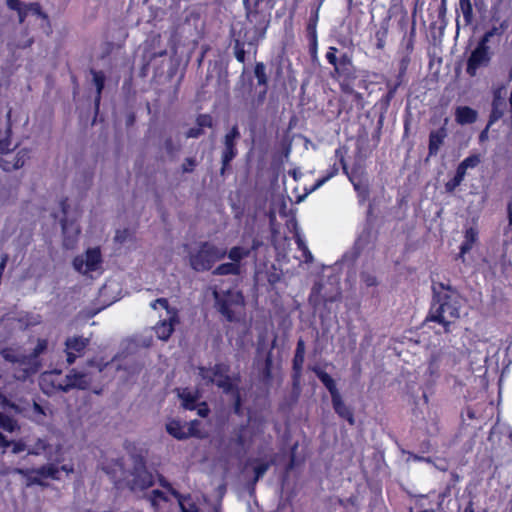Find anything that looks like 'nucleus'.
<instances>
[{
  "mask_svg": "<svg viewBox=\"0 0 512 512\" xmlns=\"http://www.w3.org/2000/svg\"><path fill=\"white\" fill-rule=\"evenodd\" d=\"M433 292L435 303L432 305L429 320L438 322L448 331L449 325L460 317L462 298L443 283H434Z\"/></svg>",
  "mask_w": 512,
  "mask_h": 512,
  "instance_id": "1",
  "label": "nucleus"
},
{
  "mask_svg": "<svg viewBox=\"0 0 512 512\" xmlns=\"http://www.w3.org/2000/svg\"><path fill=\"white\" fill-rule=\"evenodd\" d=\"M214 308L229 323L240 321L242 311L245 307L243 293L237 289L217 290L212 292Z\"/></svg>",
  "mask_w": 512,
  "mask_h": 512,
  "instance_id": "2",
  "label": "nucleus"
},
{
  "mask_svg": "<svg viewBox=\"0 0 512 512\" xmlns=\"http://www.w3.org/2000/svg\"><path fill=\"white\" fill-rule=\"evenodd\" d=\"M73 470L72 466L62 465L61 467H58L56 464L48 463L37 468H15L13 472L25 479L26 487L37 485L47 488L49 483L44 479L50 478L53 480H60V471L72 473Z\"/></svg>",
  "mask_w": 512,
  "mask_h": 512,
  "instance_id": "3",
  "label": "nucleus"
},
{
  "mask_svg": "<svg viewBox=\"0 0 512 512\" xmlns=\"http://www.w3.org/2000/svg\"><path fill=\"white\" fill-rule=\"evenodd\" d=\"M227 250L209 241L201 242L196 251L190 253L189 264L196 272H205L213 268L216 262L225 258Z\"/></svg>",
  "mask_w": 512,
  "mask_h": 512,
  "instance_id": "4",
  "label": "nucleus"
},
{
  "mask_svg": "<svg viewBox=\"0 0 512 512\" xmlns=\"http://www.w3.org/2000/svg\"><path fill=\"white\" fill-rule=\"evenodd\" d=\"M266 32L267 30L243 23L233 40L234 56L239 63H245L246 61L245 46L253 47L256 53L260 41L266 36Z\"/></svg>",
  "mask_w": 512,
  "mask_h": 512,
  "instance_id": "5",
  "label": "nucleus"
},
{
  "mask_svg": "<svg viewBox=\"0 0 512 512\" xmlns=\"http://www.w3.org/2000/svg\"><path fill=\"white\" fill-rule=\"evenodd\" d=\"M277 0H243L246 24L267 30Z\"/></svg>",
  "mask_w": 512,
  "mask_h": 512,
  "instance_id": "6",
  "label": "nucleus"
},
{
  "mask_svg": "<svg viewBox=\"0 0 512 512\" xmlns=\"http://www.w3.org/2000/svg\"><path fill=\"white\" fill-rule=\"evenodd\" d=\"M338 49L329 47L325 57L334 67L333 77L339 82L344 93H352V60L346 53L337 56Z\"/></svg>",
  "mask_w": 512,
  "mask_h": 512,
  "instance_id": "7",
  "label": "nucleus"
},
{
  "mask_svg": "<svg viewBox=\"0 0 512 512\" xmlns=\"http://www.w3.org/2000/svg\"><path fill=\"white\" fill-rule=\"evenodd\" d=\"M230 366L226 363H216L212 368L200 367L199 375L207 384H215L225 394L238 389V384L229 376Z\"/></svg>",
  "mask_w": 512,
  "mask_h": 512,
  "instance_id": "8",
  "label": "nucleus"
},
{
  "mask_svg": "<svg viewBox=\"0 0 512 512\" xmlns=\"http://www.w3.org/2000/svg\"><path fill=\"white\" fill-rule=\"evenodd\" d=\"M310 369L329 391L334 411L349 424H352V411L344 404L335 380L319 366H312Z\"/></svg>",
  "mask_w": 512,
  "mask_h": 512,
  "instance_id": "9",
  "label": "nucleus"
},
{
  "mask_svg": "<svg viewBox=\"0 0 512 512\" xmlns=\"http://www.w3.org/2000/svg\"><path fill=\"white\" fill-rule=\"evenodd\" d=\"M241 134L238 125H233L224 135L222 140L221 152V168L220 175L224 176L231 169V162L238 155L237 142L240 140Z\"/></svg>",
  "mask_w": 512,
  "mask_h": 512,
  "instance_id": "10",
  "label": "nucleus"
},
{
  "mask_svg": "<svg viewBox=\"0 0 512 512\" xmlns=\"http://www.w3.org/2000/svg\"><path fill=\"white\" fill-rule=\"evenodd\" d=\"M47 349L48 340L39 338L31 353L23 355V368L21 369V374L17 375L16 378L18 380L25 381L32 375L38 373L42 367V362L39 357L41 354L45 353Z\"/></svg>",
  "mask_w": 512,
  "mask_h": 512,
  "instance_id": "11",
  "label": "nucleus"
},
{
  "mask_svg": "<svg viewBox=\"0 0 512 512\" xmlns=\"http://www.w3.org/2000/svg\"><path fill=\"white\" fill-rule=\"evenodd\" d=\"M348 153V148L346 146H340L335 150L333 163L329 166V168L325 171V174L321 176L316 182L313 184L309 193L315 191L319 187H321L324 183L330 180L332 177L338 174L339 170L342 169L345 175L348 177L349 181L352 182V172L349 171L347 163L345 161V156Z\"/></svg>",
  "mask_w": 512,
  "mask_h": 512,
  "instance_id": "12",
  "label": "nucleus"
},
{
  "mask_svg": "<svg viewBox=\"0 0 512 512\" xmlns=\"http://www.w3.org/2000/svg\"><path fill=\"white\" fill-rule=\"evenodd\" d=\"M132 479L127 482L130 491H144L154 485V476L147 469L146 463L142 458H139L130 472Z\"/></svg>",
  "mask_w": 512,
  "mask_h": 512,
  "instance_id": "13",
  "label": "nucleus"
},
{
  "mask_svg": "<svg viewBox=\"0 0 512 512\" xmlns=\"http://www.w3.org/2000/svg\"><path fill=\"white\" fill-rule=\"evenodd\" d=\"M103 262L101 250L99 247L88 248L85 257L76 256L73 259V267L79 273H89L97 271Z\"/></svg>",
  "mask_w": 512,
  "mask_h": 512,
  "instance_id": "14",
  "label": "nucleus"
},
{
  "mask_svg": "<svg viewBox=\"0 0 512 512\" xmlns=\"http://www.w3.org/2000/svg\"><path fill=\"white\" fill-rule=\"evenodd\" d=\"M305 360V343L302 338L298 339L294 357L292 359V387L299 390L301 386L303 365Z\"/></svg>",
  "mask_w": 512,
  "mask_h": 512,
  "instance_id": "15",
  "label": "nucleus"
},
{
  "mask_svg": "<svg viewBox=\"0 0 512 512\" xmlns=\"http://www.w3.org/2000/svg\"><path fill=\"white\" fill-rule=\"evenodd\" d=\"M88 344L89 339L82 336L67 338L65 341V351L68 364H73L78 357L82 356Z\"/></svg>",
  "mask_w": 512,
  "mask_h": 512,
  "instance_id": "16",
  "label": "nucleus"
},
{
  "mask_svg": "<svg viewBox=\"0 0 512 512\" xmlns=\"http://www.w3.org/2000/svg\"><path fill=\"white\" fill-rule=\"evenodd\" d=\"M490 59H491V55H490L489 49H482V48L476 47L472 51V53L468 59L467 69H466L467 73L470 76H475L477 73V70L480 67L488 65V63L490 62Z\"/></svg>",
  "mask_w": 512,
  "mask_h": 512,
  "instance_id": "17",
  "label": "nucleus"
},
{
  "mask_svg": "<svg viewBox=\"0 0 512 512\" xmlns=\"http://www.w3.org/2000/svg\"><path fill=\"white\" fill-rule=\"evenodd\" d=\"M254 75L257 79V85L262 87L256 97L258 105L263 104L268 92V76L266 74V66L263 62H256L254 66Z\"/></svg>",
  "mask_w": 512,
  "mask_h": 512,
  "instance_id": "18",
  "label": "nucleus"
},
{
  "mask_svg": "<svg viewBox=\"0 0 512 512\" xmlns=\"http://www.w3.org/2000/svg\"><path fill=\"white\" fill-rule=\"evenodd\" d=\"M262 243L263 242L261 239L254 237L252 239V245L250 248L234 246L229 250V252H227L226 255L232 263L240 264L241 260L249 257L253 251H256L262 245Z\"/></svg>",
  "mask_w": 512,
  "mask_h": 512,
  "instance_id": "19",
  "label": "nucleus"
},
{
  "mask_svg": "<svg viewBox=\"0 0 512 512\" xmlns=\"http://www.w3.org/2000/svg\"><path fill=\"white\" fill-rule=\"evenodd\" d=\"M89 386V381L87 380V375L84 373L74 372L66 375L64 384L59 385V389L67 392L70 389L78 388V389H87Z\"/></svg>",
  "mask_w": 512,
  "mask_h": 512,
  "instance_id": "20",
  "label": "nucleus"
},
{
  "mask_svg": "<svg viewBox=\"0 0 512 512\" xmlns=\"http://www.w3.org/2000/svg\"><path fill=\"white\" fill-rule=\"evenodd\" d=\"M246 465L253 467L254 476L249 484L254 487L256 483L265 475L269 468L274 465V460L265 461L260 458L249 459Z\"/></svg>",
  "mask_w": 512,
  "mask_h": 512,
  "instance_id": "21",
  "label": "nucleus"
},
{
  "mask_svg": "<svg viewBox=\"0 0 512 512\" xmlns=\"http://www.w3.org/2000/svg\"><path fill=\"white\" fill-rule=\"evenodd\" d=\"M446 357L447 355L443 351H438L431 355L426 371L429 376V382H434L439 378L441 367Z\"/></svg>",
  "mask_w": 512,
  "mask_h": 512,
  "instance_id": "22",
  "label": "nucleus"
},
{
  "mask_svg": "<svg viewBox=\"0 0 512 512\" xmlns=\"http://www.w3.org/2000/svg\"><path fill=\"white\" fill-rule=\"evenodd\" d=\"M478 230L474 227L467 228L464 234V241L460 246L459 258L466 262L465 255L471 251L478 241Z\"/></svg>",
  "mask_w": 512,
  "mask_h": 512,
  "instance_id": "23",
  "label": "nucleus"
},
{
  "mask_svg": "<svg viewBox=\"0 0 512 512\" xmlns=\"http://www.w3.org/2000/svg\"><path fill=\"white\" fill-rule=\"evenodd\" d=\"M178 397L184 409L193 411L197 408V403L201 395L198 390L191 391L189 388H183L178 391Z\"/></svg>",
  "mask_w": 512,
  "mask_h": 512,
  "instance_id": "24",
  "label": "nucleus"
},
{
  "mask_svg": "<svg viewBox=\"0 0 512 512\" xmlns=\"http://www.w3.org/2000/svg\"><path fill=\"white\" fill-rule=\"evenodd\" d=\"M446 136H447V132L444 127H441L434 131H431V133L429 135V146H428L429 156H435L438 153Z\"/></svg>",
  "mask_w": 512,
  "mask_h": 512,
  "instance_id": "25",
  "label": "nucleus"
},
{
  "mask_svg": "<svg viewBox=\"0 0 512 512\" xmlns=\"http://www.w3.org/2000/svg\"><path fill=\"white\" fill-rule=\"evenodd\" d=\"M455 119L461 125L472 124L477 119V112L467 106L458 107L455 111Z\"/></svg>",
  "mask_w": 512,
  "mask_h": 512,
  "instance_id": "26",
  "label": "nucleus"
},
{
  "mask_svg": "<svg viewBox=\"0 0 512 512\" xmlns=\"http://www.w3.org/2000/svg\"><path fill=\"white\" fill-rule=\"evenodd\" d=\"M166 431L177 440H185L189 438V433H186V426L179 420H171L166 424Z\"/></svg>",
  "mask_w": 512,
  "mask_h": 512,
  "instance_id": "27",
  "label": "nucleus"
},
{
  "mask_svg": "<svg viewBox=\"0 0 512 512\" xmlns=\"http://www.w3.org/2000/svg\"><path fill=\"white\" fill-rule=\"evenodd\" d=\"M90 73L93 76V83L96 87V96H95V108L96 110L99 109L100 101H101V95L102 91L105 86V74L102 71H97L95 69H91Z\"/></svg>",
  "mask_w": 512,
  "mask_h": 512,
  "instance_id": "28",
  "label": "nucleus"
},
{
  "mask_svg": "<svg viewBox=\"0 0 512 512\" xmlns=\"http://www.w3.org/2000/svg\"><path fill=\"white\" fill-rule=\"evenodd\" d=\"M241 272V266L237 263L227 262L218 265L213 270V275L226 276V275H239Z\"/></svg>",
  "mask_w": 512,
  "mask_h": 512,
  "instance_id": "29",
  "label": "nucleus"
},
{
  "mask_svg": "<svg viewBox=\"0 0 512 512\" xmlns=\"http://www.w3.org/2000/svg\"><path fill=\"white\" fill-rule=\"evenodd\" d=\"M173 331H174V326L172 323V319L169 321L164 320V321L160 322L155 327V332H156L157 337L164 341H166L170 338Z\"/></svg>",
  "mask_w": 512,
  "mask_h": 512,
  "instance_id": "30",
  "label": "nucleus"
},
{
  "mask_svg": "<svg viewBox=\"0 0 512 512\" xmlns=\"http://www.w3.org/2000/svg\"><path fill=\"white\" fill-rule=\"evenodd\" d=\"M1 355L6 361H9L14 364H18L19 368L15 374V377L17 375L21 374V369L23 368V364H22L23 355H19V356L15 355L14 351L10 348H4L1 351Z\"/></svg>",
  "mask_w": 512,
  "mask_h": 512,
  "instance_id": "31",
  "label": "nucleus"
},
{
  "mask_svg": "<svg viewBox=\"0 0 512 512\" xmlns=\"http://www.w3.org/2000/svg\"><path fill=\"white\" fill-rule=\"evenodd\" d=\"M0 428L7 432H14L19 428L17 421L10 415L0 412Z\"/></svg>",
  "mask_w": 512,
  "mask_h": 512,
  "instance_id": "32",
  "label": "nucleus"
},
{
  "mask_svg": "<svg viewBox=\"0 0 512 512\" xmlns=\"http://www.w3.org/2000/svg\"><path fill=\"white\" fill-rule=\"evenodd\" d=\"M27 8L33 15H35V16L41 18L43 21H45L49 29L51 28L49 16L46 12H44L42 10L40 3H38V2L29 3V4H27Z\"/></svg>",
  "mask_w": 512,
  "mask_h": 512,
  "instance_id": "33",
  "label": "nucleus"
},
{
  "mask_svg": "<svg viewBox=\"0 0 512 512\" xmlns=\"http://www.w3.org/2000/svg\"><path fill=\"white\" fill-rule=\"evenodd\" d=\"M158 483L159 485L167 490L173 497H175L178 501L184 498V496L176 490L172 484L161 474L158 475Z\"/></svg>",
  "mask_w": 512,
  "mask_h": 512,
  "instance_id": "34",
  "label": "nucleus"
},
{
  "mask_svg": "<svg viewBox=\"0 0 512 512\" xmlns=\"http://www.w3.org/2000/svg\"><path fill=\"white\" fill-rule=\"evenodd\" d=\"M50 447L49 443L44 439H37L36 442L28 449V455H41L46 452V450Z\"/></svg>",
  "mask_w": 512,
  "mask_h": 512,
  "instance_id": "35",
  "label": "nucleus"
},
{
  "mask_svg": "<svg viewBox=\"0 0 512 512\" xmlns=\"http://www.w3.org/2000/svg\"><path fill=\"white\" fill-rule=\"evenodd\" d=\"M148 500L150 501L151 506L157 509L159 506V501L167 502L169 499L163 491L154 489L148 495Z\"/></svg>",
  "mask_w": 512,
  "mask_h": 512,
  "instance_id": "36",
  "label": "nucleus"
},
{
  "mask_svg": "<svg viewBox=\"0 0 512 512\" xmlns=\"http://www.w3.org/2000/svg\"><path fill=\"white\" fill-rule=\"evenodd\" d=\"M480 156L479 155H471L467 158H465L459 165L458 168L462 170L465 174L467 172V169L474 168L480 163Z\"/></svg>",
  "mask_w": 512,
  "mask_h": 512,
  "instance_id": "37",
  "label": "nucleus"
},
{
  "mask_svg": "<svg viewBox=\"0 0 512 512\" xmlns=\"http://www.w3.org/2000/svg\"><path fill=\"white\" fill-rule=\"evenodd\" d=\"M295 242L297 244V247L300 251H302L303 258L306 263H311L313 261V255L308 249L307 245L305 244L304 240L299 236L296 235Z\"/></svg>",
  "mask_w": 512,
  "mask_h": 512,
  "instance_id": "38",
  "label": "nucleus"
},
{
  "mask_svg": "<svg viewBox=\"0 0 512 512\" xmlns=\"http://www.w3.org/2000/svg\"><path fill=\"white\" fill-rule=\"evenodd\" d=\"M465 175L466 174L457 167L455 176L446 184V190L452 192L456 187H458L462 183V181L465 178Z\"/></svg>",
  "mask_w": 512,
  "mask_h": 512,
  "instance_id": "39",
  "label": "nucleus"
},
{
  "mask_svg": "<svg viewBox=\"0 0 512 512\" xmlns=\"http://www.w3.org/2000/svg\"><path fill=\"white\" fill-rule=\"evenodd\" d=\"M461 12L466 22H470L472 19L473 8L470 0H459Z\"/></svg>",
  "mask_w": 512,
  "mask_h": 512,
  "instance_id": "40",
  "label": "nucleus"
},
{
  "mask_svg": "<svg viewBox=\"0 0 512 512\" xmlns=\"http://www.w3.org/2000/svg\"><path fill=\"white\" fill-rule=\"evenodd\" d=\"M503 116V111L499 108V103L496 99H494L492 104V111L489 117L488 127L493 125Z\"/></svg>",
  "mask_w": 512,
  "mask_h": 512,
  "instance_id": "41",
  "label": "nucleus"
},
{
  "mask_svg": "<svg viewBox=\"0 0 512 512\" xmlns=\"http://www.w3.org/2000/svg\"><path fill=\"white\" fill-rule=\"evenodd\" d=\"M196 124L202 130H204V128H212V126H213V118H212V116L210 114H199L196 117Z\"/></svg>",
  "mask_w": 512,
  "mask_h": 512,
  "instance_id": "42",
  "label": "nucleus"
},
{
  "mask_svg": "<svg viewBox=\"0 0 512 512\" xmlns=\"http://www.w3.org/2000/svg\"><path fill=\"white\" fill-rule=\"evenodd\" d=\"M234 398L233 410L236 415H242V398L239 388L230 393Z\"/></svg>",
  "mask_w": 512,
  "mask_h": 512,
  "instance_id": "43",
  "label": "nucleus"
},
{
  "mask_svg": "<svg viewBox=\"0 0 512 512\" xmlns=\"http://www.w3.org/2000/svg\"><path fill=\"white\" fill-rule=\"evenodd\" d=\"M197 166V161L194 157H187L181 168L183 173H191L194 171L195 167Z\"/></svg>",
  "mask_w": 512,
  "mask_h": 512,
  "instance_id": "44",
  "label": "nucleus"
},
{
  "mask_svg": "<svg viewBox=\"0 0 512 512\" xmlns=\"http://www.w3.org/2000/svg\"><path fill=\"white\" fill-rule=\"evenodd\" d=\"M164 148L169 155H174L180 149V146L175 145L173 139L168 137L164 141Z\"/></svg>",
  "mask_w": 512,
  "mask_h": 512,
  "instance_id": "45",
  "label": "nucleus"
},
{
  "mask_svg": "<svg viewBox=\"0 0 512 512\" xmlns=\"http://www.w3.org/2000/svg\"><path fill=\"white\" fill-rule=\"evenodd\" d=\"M195 410H197L198 416H200L202 418H206L210 414V408H209L207 402H205V401H203L199 404L197 403V408Z\"/></svg>",
  "mask_w": 512,
  "mask_h": 512,
  "instance_id": "46",
  "label": "nucleus"
},
{
  "mask_svg": "<svg viewBox=\"0 0 512 512\" xmlns=\"http://www.w3.org/2000/svg\"><path fill=\"white\" fill-rule=\"evenodd\" d=\"M185 499L189 500L190 496L189 495L184 496V498L179 501L182 512H199V508L197 507V505L195 503H190L188 505V507H186L183 503V500H185Z\"/></svg>",
  "mask_w": 512,
  "mask_h": 512,
  "instance_id": "47",
  "label": "nucleus"
},
{
  "mask_svg": "<svg viewBox=\"0 0 512 512\" xmlns=\"http://www.w3.org/2000/svg\"><path fill=\"white\" fill-rule=\"evenodd\" d=\"M60 208H61V211L64 215V218L61 220V224H62V227L63 229L65 228V225H66V216H67V213H68V209H69V203H68V198H63L61 199L60 201Z\"/></svg>",
  "mask_w": 512,
  "mask_h": 512,
  "instance_id": "48",
  "label": "nucleus"
},
{
  "mask_svg": "<svg viewBox=\"0 0 512 512\" xmlns=\"http://www.w3.org/2000/svg\"><path fill=\"white\" fill-rule=\"evenodd\" d=\"M11 446H12L11 452L13 454H19V453L25 451L27 448L26 444L22 440L12 441Z\"/></svg>",
  "mask_w": 512,
  "mask_h": 512,
  "instance_id": "49",
  "label": "nucleus"
},
{
  "mask_svg": "<svg viewBox=\"0 0 512 512\" xmlns=\"http://www.w3.org/2000/svg\"><path fill=\"white\" fill-rule=\"evenodd\" d=\"M306 37L307 39L317 38V24L307 22Z\"/></svg>",
  "mask_w": 512,
  "mask_h": 512,
  "instance_id": "50",
  "label": "nucleus"
},
{
  "mask_svg": "<svg viewBox=\"0 0 512 512\" xmlns=\"http://www.w3.org/2000/svg\"><path fill=\"white\" fill-rule=\"evenodd\" d=\"M6 5L10 10L18 11L21 10L22 7L25 6L26 4H24L20 0H6Z\"/></svg>",
  "mask_w": 512,
  "mask_h": 512,
  "instance_id": "51",
  "label": "nucleus"
},
{
  "mask_svg": "<svg viewBox=\"0 0 512 512\" xmlns=\"http://www.w3.org/2000/svg\"><path fill=\"white\" fill-rule=\"evenodd\" d=\"M199 425L198 420H193L190 422L188 428L186 429V433H189V437L191 436H199V431L197 429V426Z\"/></svg>",
  "mask_w": 512,
  "mask_h": 512,
  "instance_id": "52",
  "label": "nucleus"
},
{
  "mask_svg": "<svg viewBox=\"0 0 512 512\" xmlns=\"http://www.w3.org/2000/svg\"><path fill=\"white\" fill-rule=\"evenodd\" d=\"M296 449H297V444H295L292 449H291V455H290V460L286 466V471L289 472L291 471L295 465H296Z\"/></svg>",
  "mask_w": 512,
  "mask_h": 512,
  "instance_id": "53",
  "label": "nucleus"
},
{
  "mask_svg": "<svg viewBox=\"0 0 512 512\" xmlns=\"http://www.w3.org/2000/svg\"><path fill=\"white\" fill-rule=\"evenodd\" d=\"M204 134V130H202L199 126L192 127L186 132L187 138H199Z\"/></svg>",
  "mask_w": 512,
  "mask_h": 512,
  "instance_id": "54",
  "label": "nucleus"
},
{
  "mask_svg": "<svg viewBox=\"0 0 512 512\" xmlns=\"http://www.w3.org/2000/svg\"><path fill=\"white\" fill-rule=\"evenodd\" d=\"M160 306L161 308L163 309H168L169 307V302H168V299L166 298H157L155 299L152 303H151V307L153 309H157V306Z\"/></svg>",
  "mask_w": 512,
  "mask_h": 512,
  "instance_id": "55",
  "label": "nucleus"
},
{
  "mask_svg": "<svg viewBox=\"0 0 512 512\" xmlns=\"http://www.w3.org/2000/svg\"><path fill=\"white\" fill-rule=\"evenodd\" d=\"M319 9H320V4L311 10L310 15H309V19H308L309 23L318 24V21H319Z\"/></svg>",
  "mask_w": 512,
  "mask_h": 512,
  "instance_id": "56",
  "label": "nucleus"
},
{
  "mask_svg": "<svg viewBox=\"0 0 512 512\" xmlns=\"http://www.w3.org/2000/svg\"><path fill=\"white\" fill-rule=\"evenodd\" d=\"M244 430H245V426H241L240 431L237 433V435H236V437L234 439L235 443L238 446H240V447H243L245 445V442H246L245 436H244V433H243Z\"/></svg>",
  "mask_w": 512,
  "mask_h": 512,
  "instance_id": "57",
  "label": "nucleus"
},
{
  "mask_svg": "<svg viewBox=\"0 0 512 512\" xmlns=\"http://www.w3.org/2000/svg\"><path fill=\"white\" fill-rule=\"evenodd\" d=\"M309 43V53L312 57H315L317 54L318 47V38L307 39Z\"/></svg>",
  "mask_w": 512,
  "mask_h": 512,
  "instance_id": "58",
  "label": "nucleus"
},
{
  "mask_svg": "<svg viewBox=\"0 0 512 512\" xmlns=\"http://www.w3.org/2000/svg\"><path fill=\"white\" fill-rule=\"evenodd\" d=\"M17 14H18V21L20 24L24 23L27 16H28V13L30 12L29 9L27 8V4L25 6L22 7L21 10H18L16 11Z\"/></svg>",
  "mask_w": 512,
  "mask_h": 512,
  "instance_id": "59",
  "label": "nucleus"
},
{
  "mask_svg": "<svg viewBox=\"0 0 512 512\" xmlns=\"http://www.w3.org/2000/svg\"><path fill=\"white\" fill-rule=\"evenodd\" d=\"M491 37L488 36L487 32L482 36L480 39L477 47L482 49H489L488 42L490 41Z\"/></svg>",
  "mask_w": 512,
  "mask_h": 512,
  "instance_id": "60",
  "label": "nucleus"
},
{
  "mask_svg": "<svg viewBox=\"0 0 512 512\" xmlns=\"http://www.w3.org/2000/svg\"><path fill=\"white\" fill-rule=\"evenodd\" d=\"M491 37L488 36L487 32L482 36L480 39L477 47L482 49H489L488 42L490 41Z\"/></svg>",
  "mask_w": 512,
  "mask_h": 512,
  "instance_id": "61",
  "label": "nucleus"
},
{
  "mask_svg": "<svg viewBox=\"0 0 512 512\" xmlns=\"http://www.w3.org/2000/svg\"><path fill=\"white\" fill-rule=\"evenodd\" d=\"M11 444H12V441L8 440L6 438V436L2 432H0V447L1 448H8V447L11 446Z\"/></svg>",
  "mask_w": 512,
  "mask_h": 512,
  "instance_id": "62",
  "label": "nucleus"
},
{
  "mask_svg": "<svg viewBox=\"0 0 512 512\" xmlns=\"http://www.w3.org/2000/svg\"><path fill=\"white\" fill-rule=\"evenodd\" d=\"M279 280H280V275L277 273H270L268 275V282L271 285H275L277 282H279Z\"/></svg>",
  "mask_w": 512,
  "mask_h": 512,
  "instance_id": "63",
  "label": "nucleus"
},
{
  "mask_svg": "<svg viewBox=\"0 0 512 512\" xmlns=\"http://www.w3.org/2000/svg\"><path fill=\"white\" fill-rule=\"evenodd\" d=\"M509 228L512 230V200L508 204Z\"/></svg>",
  "mask_w": 512,
  "mask_h": 512,
  "instance_id": "64",
  "label": "nucleus"
}]
</instances>
